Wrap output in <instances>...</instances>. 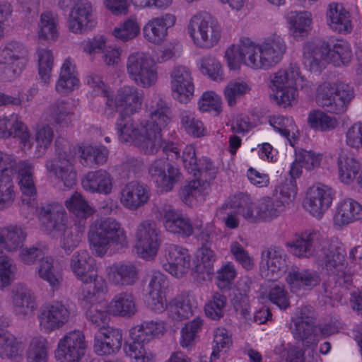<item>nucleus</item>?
I'll return each instance as SVG.
<instances>
[{"mask_svg":"<svg viewBox=\"0 0 362 362\" xmlns=\"http://www.w3.org/2000/svg\"><path fill=\"white\" fill-rule=\"evenodd\" d=\"M143 92L126 86L110 95L105 102V115L111 118L122 107L115 122L118 139L122 143L134 144L145 153L154 154L162 144V130L170 120V110L162 98L151 106L148 119L140 120L134 114L141 108Z\"/></svg>","mask_w":362,"mask_h":362,"instance_id":"nucleus-1","label":"nucleus"},{"mask_svg":"<svg viewBox=\"0 0 362 362\" xmlns=\"http://www.w3.org/2000/svg\"><path fill=\"white\" fill-rule=\"evenodd\" d=\"M286 51L284 40L274 35L259 43L243 38L239 47L231 45L228 48L225 57L231 69H236L243 62L252 69L267 70L281 61Z\"/></svg>","mask_w":362,"mask_h":362,"instance_id":"nucleus-2","label":"nucleus"},{"mask_svg":"<svg viewBox=\"0 0 362 362\" xmlns=\"http://www.w3.org/2000/svg\"><path fill=\"white\" fill-rule=\"evenodd\" d=\"M346 251L337 240H328V245L322 247L317 259L318 264L326 269L331 280L323 283L324 296L337 300L341 291L339 287H347L352 281V275L346 270Z\"/></svg>","mask_w":362,"mask_h":362,"instance_id":"nucleus-3","label":"nucleus"},{"mask_svg":"<svg viewBox=\"0 0 362 362\" xmlns=\"http://www.w3.org/2000/svg\"><path fill=\"white\" fill-rule=\"evenodd\" d=\"M39 218L47 233L53 236L60 235V246L66 255L71 254L78 246L83 230L66 226V213L62 204L42 205Z\"/></svg>","mask_w":362,"mask_h":362,"instance_id":"nucleus-4","label":"nucleus"},{"mask_svg":"<svg viewBox=\"0 0 362 362\" xmlns=\"http://www.w3.org/2000/svg\"><path fill=\"white\" fill-rule=\"evenodd\" d=\"M16 173L23 195L22 209H27L30 214H34L37 205L33 181L34 164L28 160H17L14 155L0 151V175H11V177H13Z\"/></svg>","mask_w":362,"mask_h":362,"instance_id":"nucleus-5","label":"nucleus"},{"mask_svg":"<svg viewBox=\"0 0 362 362\" xmlns=\"http://www.w3.org/2000/svg\"><path fill=\"white\" fill-rule=\"evenodd\" d=\"M88 239L90 249L103 257L111 247L123 246L127 240L122 224L112 217L96 219L90 226Z\"/></svg>","mask_w":362,"mask_h":362,"instance_id":"nucleus-6","label":"nucleus"},{"mask_svg":"<svg viewBox=\"0 0 362 362\" xmlns=\"http://www.w3.org/2000/svg\"><path fill=\"white\" fill-rule=\"evenodd\" d=\"M352 56L350 45L343 40H337L333 44L323 42L319 45L307 42L303 47L304 64L310 69H317L323 60L336 66H346Z\"/></svg>","mask_w":362,"mask_h":362,"instance_id":"nucleus-7","label":"nucleus"},{"mask_svg":"<svg viewBox=\"0 0 362 362\" xmlns=\"http://www.w3.org/2000/svg\"><path fill=\"white\" fill-rule=\"evenodd\" d=\"M165 330L166 323L161 320L145 321L132 327L129 331L131 341L125 344V352L136 362H155V354L146 348V344Z\"/></svg>","mask_w":362,"mask_h":362,"instance_id":"nucleus-8","label":"nucleus"},{"mask_svg":"<svg viewBox=\"0 0 362 362\" xmlns=\"http://www.w3.org/2000/svg\"><path fill=\"white\" fill-rule=\"evenodd\" d=\"M26 235L21 227L10 226L0 227V254L4 252H14L18 248L19 260L25 265L34 264L37 259L40 261L48 252L45 245H36L30 247H21L25 240Z\"/></svg>","mask_w":362,"mask_h":362,"instance_id":"nucleus-9","label":"nucleus"},{"mask_svg":"<svg viewBox=\"0 0 362 362\" xmlns=\"http://www.w3.org/2000/svg\"><path fill=\"white\" fill-rule=\"evenodd\" d=\"M354 95V88L348 83L325 82L317 88L316 102L326 112L339 115L347 110Z\"/></svg>","mask_w":362,"mask_h":362,"instance_id":"nucleus-10","label":"nucleus"},{"mask_svg":"<svg viewBox=\"0 0 362 362\" xmlns=\"http://www.w3.org/2000/svg\"><path fill=\"white\" fill-rule=\"evenodd\" d=\"M305 78L300 75V68L296 64H291L285 69H280L272 78L274 95L277 104L284 107L291 105L298 95L297 88H304Z\"/></svg>","mask_w":362,"mask_h":362,"instance_id":"nucleus-11","label":"nucleus"},{"mask_svg":"<svg viewBox=\"0 0 362 362\" xmlns=\"http://www.w3.org/2000/svg\"><path fill=\"white\" fill-rule=\"evenodd\" d=\"M56 158L46 162V169L67 188L76 183V172L74 168L75 153L71 151L69 143L63 139L55 141Z\"/></svg>","mask_w":362,"mask_h":362,"instance_id":"nucleus-12","label":"nucleus"},{"mask_svg":"<svg viewBox=\"0 0 362 362\" xmlns=\"http://www.w3.org/2000/svg\"><path fill=\"white\" fill-rule=\"evenodd\" d=\"M187 32L194 43L203 48L214 47L221 35L220 24L206 13L194 15L188 23Z\"/></svg>","mask_w":362,"mask_h":362,"instance_id":"nucleus-13","label":"nucleus"},{"mask_svg":"<svg viewBox=\"0 0 362 362\" xmlns=\"http://www.w3.org/2000/svg\"><path fill=\"white\" fill-rule=\"evenodd\" d=\"M28 49L21 43L11 41L0 47V78L13 80L25 64Z\"/></svg>","mask_w":362,"mask_h":362,"instance_id":"nucleus-14","label":"nucleus"},{"mask_svg":"<svg viewBox=\"0 0 362 362\" xmlns=\"http://www.w3.org/2000/svg\"><path fill=\"white\" fill-rule=\"evenodd\" d=\"M127 71L129 78L142 88L153 86L158 80L154 61L144 52H134L128 57Z\"/></svg>","mask_w":362,"mask_h":362,"instance_id":"nucleus-15","label":"nucleus"},{"mask_svg":"<svg viewBox=\"0 0 362 362\" xmlns=\"http://www.w3.org/2000/svg\"><path fill=\"white\" fill-rule=\"evenodd\" d=\"M137 252L146 260L153 259L163 241V233L153 220L142 221L135 232Z\"/></svg>","mask_w":362,"mask_h":362,"instance_id":"nucleus-16","label":"nucleus"},{"mask_svg":"<svg viewBox=\"0 0 362 362\" xmlns=\"http://www.w3.org/2000/svg\"><path fill=\"white\" fill-rule=\"evenodd\" d=\"M291 332L296 339L304 345L315 344L318 341V328L314 325V310L310 306L296 309L291 317Z\"/></svg>","mask_w":362,"mask_h":362,"instance_id":"nucleus-17","label":"nucleus"},{"mask_svg":"<svg viewBox=\"0 0 362 362\" xmlns=\"http://www.w3.org/2000/svg\"><path fill=\"white\" fill-rule=\"evenodd\" d=\"M245 199L247 211L244 215L245 220L250 223L269 221L278 217L284 209L282 202L268 196L262 197L256 203L245 194Z\"/></svg>","mask_w":362,"mask_h":362,"instance_id":"nucleus-18","label":"nucleus"},{"mask_svg":"<svg viewBox=\"0 0 362 362\" xmlns=\"http://www.w3.org/2000/svg\"><path fill=\"white\" fill-rule=\"evenodd\" d=\"M148 170L151 180L161 192L171 191L182 179L180 168L164 158L155 160Z\"/></svg>","mask_w":362,"mask_h":362,"instance_id":"nucleus-19","label":"nucleus"},{"mask_svg":"<svg viewBox=\"0 0 362 362\" xmlns=\"http://www.w3.org/2000/svg\"><path fill=\"white\" fill-rule=\"evenodd\" d=\"M86 348L83 333L78 329L70 331L59 341L56 357L59 362H80Z\"/></svg>","mask_w":362,"mask_h":362,"instance_id":"nucleus-20","label":"nucleus"},{"mask_svg":"<svg viewBox=\"0 0 362 362\" xmlns=\"http://www.w3.org/2000/svg\"><path fill=\"white\" fill-rule=\"evenodd\" d=\"M68 28L74 34H83L95 27L93 8L88 0H77L68 17Z\"/></svg>","mask_w":362,"mask_h":362,"instance_id":"nucleus-21","label":"nucleus"},{"mask_svg":"<svg viewBox=\"0 0 362 362\" xmlns=\"http://www.w3.org/2000/svg\"><path fill=\"white\" fill-rule=\"evenodd\" d=\"M334 195L332 188L317 183L308 189L303 206L312 216L320 218L331 206Z\"/></svg>","mask_w":362,"mask_h":362,"instance_id":"nucleus-22","label":"nucleus"},{"mask_svg":"<svg viewBox=\"0 0 362 362\" xmlns=\"http://www.w3.org/2000/svg\"><path fill=\"white\" fill-rule=\"evenodd\" d=\"M163 269L176 278H182L188 273L191 266V256L189 251L178 245L165 244Z\"/></svg>","mask_w":362,"mask_h":362,"instance_id":"nucleus-23","label":"nucleus"},{"mask_svg":"<svg viewBox=\"0 0 362 362\" xmlns=\"http://www.w3.org/2000/svg\"><path fill=\"white\" fill-rule=\"evenodd\" d=\"M328 245V240L324 239L317 232L305 231L300 236L286 243L290 252L298 257H317L322 247Z\"/></svg>","mask_w":362,"mask_h":362,"instance_id":"nucleus-24","label":"nucleus"},{"mask_svg":"<svg viewBox=\"0 0 362 362\" xmlns=\"http://www.w3.org/2000/svg\"><path fill=\"white\" fill-rule=\"evenodd\" d=\"M151 198L149 187L132 180L123 185L119 193L120 204L127 209L135 211L144 206Z\"/></svg>","mask_w":362,"mask_h":362,"instance_id":"nucleus-25","label":"nucleus"},{"mask_svg":"<svg viewBox=\"0 0 362 362\" xmlns=\"http://www.w3.org/2000/svg\"><path fill=\"white\" fill-rule=\"evenodd\" d=\"M69 308L60 301L45 305L38 316L40 327L45 332H51L63 327L69 320Z\"/></svg>","mask_w":362,"mask_h":362,"instance_id":"nucleus-26","label":"nucleus"},{"mask_svg":"<svg viewBox=\"0 0 362 362\" xmlns=\"http://www.w3.org/2000/svg\"><path fill=\"white\" fill-rule=\"evenodd\" d=\"M108 281L114 286H132L139 279V269L133 262H117L105 268Z\"/></svg>","mask_w":362,"mask_h":362,"instance_id":"nucleus-27","label":"nucleus"},{"mask_svg":"<svg viewBox=\"0 0 362 362\" xmlns=\"http://www.w3.org/2000/svg\"><path fill=\"white\" fill-rule=\"evenodd\" d=\"M158 216L165 230L182 237H189L193 233V226L189 220L170 205H164L158 209Z\"/></svg>","mask_w":362,"mask_h":362,"instance_id":"nucleus-28","label":"nucleus"},{"mask_svg":"<svg viewBox=\"0 0 362 362\" xmlns=\"http://www.w3.org/2000/svg\"><path fill=\"white\" fill-rule=\"evenodd\" d=\"M244 193H238L228 198L220 207L216 209V216L230 229H235L239 226L238 214L245 219L247 207Z\"/></svg>","mask_w":362,"mask_h":362,"instance_id":"nucleus-29","label":"nucleus"},{"mask_svg":"<svg viewBox=\"0 0 362 362\" xmlns=\"http://www.w3.org/2000/svg\"><path fill=\"white\" fill-rule=\"evenodd\" d=\"M170 78L173 97L181 103H187L194 89L189 69L184 66H176L170 73Z\"/></svg>","mask_w":362,"mask_h":362,"instance_id":"nucleus-30","label":"nucleus"},{"mask_svg":"<svg viewBox=\"0 0 362 362\" xmlns=\"http://www.w3.org/2000/svg\"><path fill=\"white\" fill-rule=\"evenodd\" d=\"M176 22V17L171 13H165L153 18L147 22L143 28L144 38L149 42L159 44L168 35V30Z\"/></svg>","mask_w":362,"mask_h":362,"instance_id":"nucleus-31","label":"nucleus"},{"mask_svg":"<svg viewBox=\"0 0 362 362\" xmlns=\"http://www.w3.org/2000/svg\"><path fill=\"white\" fill-rule=\"evenodd\" d=\"M69 269L75 277L83 281H90L95 269V260L86 250H79L69 259Z\"/></svg>","mask_w":362,"mask_h":362,"instance_id":"nucleus-32","label":"nucleus"},{"mask_svg":"<svg viewBox=\"0 0 362 362\" xmlns=\"http://www.w3.org/2000/svg\"><path fill=\"white\" fill-rule=\"evenodd\" d=\"M81 185L87 192L108 195L112 192L114 182L112 176L107 171L99 170L85 175Z\"/></svg>","mask_w":362,"mask_h":362,"instance_id":"nucleus-33","label":"nucleus"},{"mask_svg":"<svg viewBox=\"0 0 362 362\" xmlns=\"http://www.w3.org/2000/svg\"><path fill=\"white\" fill-rule=\"evenodd\" d=\"M122 335L119 329L101 328L95 336L94 350L98 355L113 354L121 348Z\"/></svg>","mask_w":362,"mask_h":362,"instance_id":"nucleus-34","label":"nucleus"},{"mask_svg":"<svg viewBox=\"0 0 362 362\" xmlns=\"http://www.w3.org/2000/svg\"><path fill=\"white\" fill-rule=\"evenodd\" d=\"M262 262H264L267 272L265 277L276 279L286 272L288 267L287 256L284 250L279 247H271L262 253Z\"/></svg>","mask_w":362,"mask_h":362,"instance_id":"nucleus-35","label":"nucleus"},{"mask_svg":"<svg viewBox=\"0 0 362 362\" xmlns=\"http://www.w3.org/2000/svg\"><path fill=\"white\" fill-rule=\"evenodd\" d=\"M11 137L19 138L24 145L29 141L30 139L27 127L16 114L0 117V138Z\"/></svg>","mask_w":362,"mask_h":362,"instance_id":"nucleus-36","label":"nucleus"},{"mask_svg":"<svg viewBox=\"0 0 362 362\" xmlns=\"http://www.w3.org/2000/svg\"><path fill=\"white\" fill-rule=\"evenodd\" d=\"M286 279L293 292L300 289H311L320 282V276L316 272L296 267L291 269Z\"/></svg>","mask_w":362,"mask_h":362,"instance_id":"nucleus-37","label":"nucleus"},{"mask_svg":"<svg viewBox=\"0 0 362 362\" xmlns=\"http://www.w3.org/2000/svg\"><path fill=\"white\" fill-rule=\"evenodd\" d=\"M362 219V205L355 199L349 198L339 202L334 221L339 226Z\"/></svg>","mask_w":362,"mask_h":362,"instance_id":"nucleus-38","label":"nucleus"},{"mask_svg":"<svg viewBox=\"0 0 362 362\" xmlns=\"http://www.w3.org/2000/svg\"><path fill=\"white\" fill-rule=\"evenodd\" d=\"M108 311L115 316L132 317L137 312L136 297L129 291L115 295L108 305Z\"/></svg>","mask_w":362,"mask_h":362,"instance_id":"nucleus-39","label":"nucleus"},{"mask_svg":"<svg viewBox=\"0 0 362 362\" xmlns=\"http://www.w3.org/2000/svg\"><path fill=\"white\" fill-rule=\"evenodd\" d=\"M160 148H163V151L166 154L167 160L180 159L189 173L191 174L192 172L194 171L198 160L196 158L195 150L193 146H187L183 150L182 156H180V151L177 146L173 142H164L162 140L161 146L158 150Z\"/></svg>","mask_w":362,"mask_h":362,"instance_id":"nucleus-40","label":"nucleus"},{"mask_svg":"<svg viewBox=\"0 0 362 362\" xmlns=\"http://www.w3.org/2000/svg\"><path fill=\"white\" fill-rule=\"evenodd\" d=\"M75 109L72 101L59 100L49 105L47 110V115L51 122L67 126L74 117Z\"/></svg>","mask_w":362,"mask_h":362,"instance_id":"nucleus-41","label":"nucleus"},{"mask_svg":"<svg viewBox=\"0 0 362 362\" xmlns=\"http://www.w3.org/2000/svg\"><path fill=\"white\" fill-rule=\"evenodd\" d=\"M196 308L191 296L181 295L168 304L167 312L169 318L174 321H182L190 317Z\"/></svg>","mask_w":362,"mask_h":362,"instance_id":"nucleus-42","label":"nucleus"},{"mask_svg":"<svg viewBox=\"0 0 362 362\" xmlns=\"http://www.w3.org/2000/svg\"><path fill=\"white\" fill-rule=\"evenodd\" d=\"M327 22L332 30L339 33H349L351 30L349 13L338 4H329L327 11Z\"/></svg>","mask_w":362,"mask_h":362,"instance_id":"nucleus-43","label":"nucleus"},{"mask_svg":"<svg viewBox=\"0 0 362 362\" xmlns=\"http://www.w3.org/2000/svg\"><path fill=\"white\" fill-rule=\"evenodd\" d=\"M35 274L54 288H59L63 281L62 272L54 266V259L51 256H45L39 262Z\"/></svg>","mask_w":362,"mask_h":362,"instance_id":"nucleus-44","label":"nucleus"},{"mask_svg":"<svg viewBox=\"0 0 362 362\" xmlns=\"http://www.w3.org/2000/svg\"><path fill=\"white\" fill-rule=\"evenodd\" d=\"M79 80L75 71L73 60L66 58L62 67L59 78L56 83L55 89L61 94H66L78 86Z\"/></svg>","mask_w":362,"mask_h":362,"instance_id":"nucleus-45","label":"nucleus"},{"mask_svg":"<svg viewBox=\"0 0 362 362\" xmlns=\"http://www.w3.org/2000/svg\"><path fill=\"white\" fill-rule=\"evenodd\" d=\"M339 177L340 180L349 185L351 183L359 173L360 163L349 153L341 151L337 159Z\"/></svg>","mask_w":362,"mask_h":362,"instance_id":"nucleus-46","label":"nucleus"},{"mask_svg":"<svg viewBox=\"0 0 362 362\" xmlns=\"http://www.w3.org/2000/svg\"><path fill=\"white\" fill-rule=\"evenodd\" d=\"M14 313L22 317H30L37 308L35 298L28 289H22L14 293L12 297Z\"/></svg>","mask_w":362,"mask_h":362,"instance_id":"nucleus-47","label":"nucleus"},{"mask_svg":"<svg viewBox=\"0 0 362 362\" xmlns=\"http://www.w3.org/2000/svg\"><path fill=\"white\" fill-rule=\"evenodd\" d=\"M311 15L308 12L291 11L286 16L289 32L297 40L307 35L310 30Z\"/></svg>","mask_w":362,"mask_h":362,"instance_id":"nucleus-48","label":"nucleus"},{"mask_svg":"<svg viewBox=\"0 0 362 362\" xmlns=\"http://www.w3.org/2000/svg\"><path fill=\"white\" fill-rule=\"evenodd\" d=\"M38 30V36L40 39L56 41L59 37L57 14L51 11L42 12L40 16Z\"/></svg>","mask_w":362,"mask_h":362,"instance_id":"nucleus-49","label":"nucleus"},{"mask_svg":"<svg viewBox=\"0 0 362 362\" xmlns=\"http://www.w3.org/2000/svg\"><path fill=\"white\" fill-rule=\"evenodd\" d=\"M108 150L103 146H85L81 148V163L90 168L103 165L108 158Z\"/></svg>","mask_w":362,"mask_h":362,"instance_id":"nucleus-50","label":"nucleus"},{"mask_svg":"<svg viewBox=\"0 0 362 362\" xmlns=\"http://www.w3.org/2000/svg\"><path fill=\"white\" fill-rule=\"evenodd\" d=\"M269 124L287 139L291 146L295 145L297 141V129L292 118L274 115L269 118Z\"/></svg>","mask_w":362,"mask_h":362,"instance_id":"nucleus-51","label":"nucleus"},{"mask_svg":"<svg viewBox=\"0 0 362 362\" xmlns=\"http://www.w3.org/2000/svg\"><path fill=\"white\" fill-rule=\"evenodd\" d=\"M182 128L194 137L199 138L206 134V129L202 120L198 119L194 112L189 110H183L180 114Z\"/></svg>","mask_w":362,"mask_h":362,"instance_id":"nucleus-52","label":"nucleus"},{"mask_svg":"<svg viewBox=\"0 0 362 362\" xmlns=\"http://www.w3.org/2000/svg\"><path fill=\"white\" fill-rule=\"evenodd\" d=\"M308 122L312 129L321 132H330L337 127L339 122L336 117L322 110H314L309 113Z\"/></svg>","mask_w":362,"mask_h":362,"instance_id":"nucleus-53","label":"nucleus"},{"mask_svg":"<svg viewBox=\"0 0 362 362\" xmlns=\"http://www.w3.org/2000/svg\"><path fill=\"white\" fill-rule=\"evenodd\" d=\"M48 341L42 336L33 337L27 351L28 362H47Z\"/></svg>","mask_w":362,"mask_h":362,"instance_id":"nucleus-54","label":"nucleus"},{"mask_svg":"<svg viewBox=\"0 0 362 362\" xmlns=\"http://www.w3.org/2000/svg\"><path fill=\"white\" fill-rule=\"evenodd\" d=\"M54 139V131L48 124L38 126L35 134V151L37 157L42 156L51 146Z\"/></svg>","mask_w":362,"mask_h":362,"instance_id":"nucleus-55","label":"nucleus"},{"mask_svg":"<svg viewBox=\"0 0 362 362\" xmlns=\"http://www.w3.org/2000/svg\"><path fill=\"white\" fill-rule=\"evenodd\" d=\"M39 78L45 85L49 83L53 66V55L50 50L40 49L37 50Z\"/></svg>","mask_w":362,"mask_h":362,"instance_id":"nucleus-56","label":"nucleus"},{"mask_svg":"<svg viewBox=\"0 0 362 362\" xmlns=\"http://www.w3.org/2000/svg\"><path fill=\"white\" fill-rule=\"evenodd\" d=\"M68 210L78 218L86 219L93 214V209L82 197L81 194L75 192L74 194L65 202Z\"/></svg>","mask_w":362,"mask_h":362,"instance_id":"nucleus-57","label":"nucleus"},{"mask_svg":"<svg viewBox=\"0 0 362 362\" xmlns=\"http://www.w3.org/2000/svg\"><path fill=\"white\" fill-rule=\"evenodd\" d=\"M207 183L202 180L196 179L191 180L180 190V197L185 204H191L194 199L202 197Z\"/></svg>","mask_w":362,"mask_h":362,"instance_id":"nucleus-58","label":"nucleus"},{"mask_svg":"<svg viewBox=\"0 0 362 362\" xmlns=\"http://www.w3.org/2000/svg\"><path fill=\"white\" fill-rule=\"evenodd\" d=\"M199 262L195 267V271L202 275V278L209 277L214 270L216 260L214 252L206 246H202L198 255Z\"/></svg>","mask_w":362,"mask_h":362,"instance_id":"nucleus-59","label":"nucleus"},{"mask_svg":"<svg viewBox=\"0 0 362 362\" xmlns=\"http://www.w3.org/2000/svg\"><path fill=\"white\" fill-rule=\"evenodd\" d=\"M13 177L0 175V210L9 207L15 199Z\"/></svg>","mask_w":362,"mask_h":362,"instance_id":"nucleus-60","label":"nucleus"},{"mask_svg":"<svg viewBox=\"0 0 362 362\" xmlns=\"http://www.w3.org/2000/svg\"><path fill=\"white\" fill-rule=\"evenodd\" d=\"M232 344V339L228 331L223 327L216 328L214 332V346L213 351L211 356V361L218 358L219 353L222 351L224 352Z\"/></svg>","mask_w":362,"mask_h":362,"instance_id":"nucleus-61","label":"nucleus"},{"mask_svg":"<svg viewBox=\"0 0 362 362\" xmlns=\"http://www.w3.org/2000/svg\"><path fill=\"white\" fill-rule=\"evenodd\" d=\"M227 303L226 296L215 293L211 300L205 305L204 310L207 317L211 320H219L223 316L224 308Z\"/></svg>","mask_w":362,"mask_h":362,"instance_id":"nucleus-62","label":"nucleus"},{"mask_svg":"<svg viewBox=\"0 0 362 362\" xmlns=\"http://www.w3.org/2000/svg\"><path fill=\"white\" fill-rule=\"evenodd\" d=\"M250 90L248 85L242 81H230L224 89V96L229 106H234L237 100Z\"/></svg>","mask_w":362,"mask_h":362,"instance_id":"nucleus-63","label":"nucleus"},{"mask_svg":"<svg viewBox=\"0 0 362 362\" xmlns=\"http://www.w3.org/2000/svg\"><path fill=\"white\" fill-rule=\"evenodd\" d=\"M217 172L214 163L209 158L203 157L198 160L196 168L191 174L207 183L215 178Z\"/></svg>","mask_w":362,"mask_h":362,"instance_id":"nucleus-64","label":"nucleus"}]
</instances>
